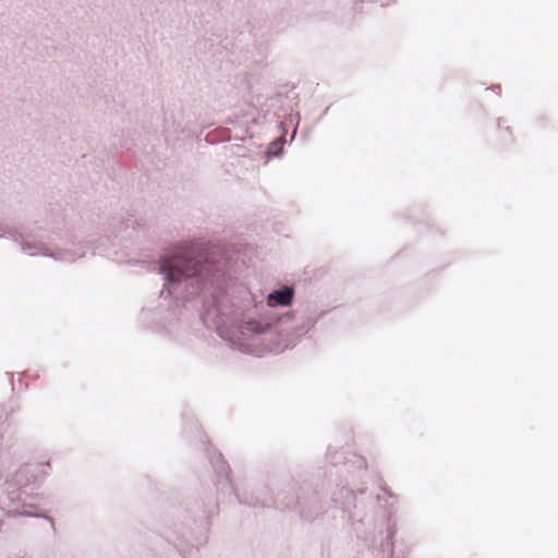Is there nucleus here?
Listing matches in <instances>:
<instances>
[{
  "label": "nucleus",
  "mask_w": 558,
  "mask_h": 558,
  "mask_svg": "<svg viewBox=\"0 0 558 558\" xmlns=\"http://www.w3.org/2000/svg\"><path fill=\"white\" fill-rule=\"evenodd\" d=\"M196 251L195 245L177 247L173 255L163 257L160 271L166 274L171 282L197 275L201 272V262L195 257Z\"/></svg>",
  "instance_id": "1"
},
{
  "label": "nucleus",
  "mask_w": 558,
  "mask_h": 558,
  "mask_svg": "<svg viewBox=\"0 0 558 558\" xmlns=\"http://www.w3.org/2000/svg\"><path fill=\"white\" fill-rule=\"evenodd\" d=\"M293 299V289L284 288L279 291H274L267 298V303L269 306L281 305L287 306L290 305Z\"/></svg>",
  "instance_id": "2"
}]
</instances>
